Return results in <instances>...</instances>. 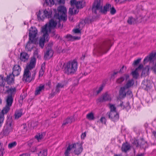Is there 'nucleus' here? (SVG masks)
I'll list each match as a JSON object with an SVG mask.
<instances>
[{
    "mask_svg": "<svg viewBox=\"0 0 156 156\" xmlns=\"http://www.w3.org/2000/svg\"><path fill=\"white\" fill-rule=\"evenodd\" d=\"M55 13L53 18L51 20L48 24H46L42 27V32H45L48 34L50 32L52 28L55 27L57 25V22L60 20L65 21L67 19L66 14V9L63 6H60L58 8L57 11L54 9Z\"/></svg>",
    "mask_w": 156,
    "mask_h": 156,
    "instance_id": "1",
    "label": "nucleus"
},
{
    "mask_svg": "<svg viewBox=\"0 0 156 156\" xmlns=\"http://www.w3.org/2000/svg\"><path fill=\"white\" fill-rule=\"evenodd\" d=\"M36 59L33 58L30 60L29 64H27L24 71L23 80L26 82H30L32 81L31 73L30 70L33 69L35 66Z\"/></svg>",
    "mask_w": 156,
    "mask_h": 156,
    "instance_id": "2",
    "label": "nucleus"
},
{
    "mask_svg": "<svg viewBox=\"0 0 156 156\" xmlns=\"http://www.w3.org/2000/svg\"><path fill=\"white\" fill-rule=\"evenodd\" d=\"M78 64L76 61L73 60L69 61L64 65V72L68 75H73L76 72Z\"/></svg>",
    "mask_w": 156,
    "mask_h": 156,
    "instance_id": "3",
    "label": "nucleus"
},
{
    "mask_svg": "<svg viewBox=\"0 0 156 156\" xmlns=\"http://www.w3.org/2000/svg\"><path fill=\"white\" fill-rule=\"evenodd\" d=\"M14 123L11 118H8L3 129V133L5 135H8L12 131Z\"/></svg>",
    "mask_w": 156,
    "mask_h": 156,
    "instance_id": "4",
    "label": "nucleus"
},
{
    "mask_svg": "<svg viewBox=\"0 0 156 156\" xmlns=\"http://www.w3.org/2000/svg\"><path fill=\"white\" fill-rule=\"evenodd\" d=\"M102 5L100 0H95L92 6V12L97 14L101 12Z\"/></svg>",
    "mask_w": 156,
    "mask_h": 156,
    "instance_id": "5",
    "label": "nucleus"
},
{
    "mask_svg": "<svg viewBox=\"0 0 156 156\" xmlns=\"http://www.w3.org/2000/svg\"><path fill=\"white\" fill-rule=\"evenodd\" d=\"M110 41H108L99 46L98 50V53L101 54L106 53L110 48Z\"/></svg>",
    "mask_w": 156,
    "mask_h": 156,
    "instance_id": "6",
    "label": "nucleus"
},
{
    "mask_svg": "<svg viewBox=\"0 0 156 156\" xmlns=\"http://www.w3.org/2000/svg\"><path fill=\"white\" fill-rule=\"evenodd\" d=\"M29 31L30 41L33 42L34 40L36 41L35 37L37 34V30L36 28L35 27H31Z\"/></svg>",
    "mask_w": 156,
    "mask_h": 156,
    "instance_id": "7",
    "label": "nucleus"
},
{
    "mask_svg": "<svg viewBox=\"0 0 156 156\" xmlns=\"http://www.w3.org/2000/svg\"><path fill=\"white\" fill-rule=\"evenodd\" d=\"M43 33L42 37L40 38L39 41V46L43 48L44 46L45 41H48L49 40V37L48 34L45 32H42Z\"/></svg>",
    "mask_w": 156,
    "mask_h": 156,
    "instance_id": "8",
    "label": "nucleus"
},
{
    "mask_svg": "<svg viewBox=\"0 0 156 156\" xmlns=\"http://www.w3.org/2000/svg\"><path fill=\"white\" fill-rule=\"evenodd\" d=\"M70 145L71 146V149L72 148H75L74 152L76 154H79L82 151L83 148L81 144L77 143Z\"/></svg>",
    "mask_w": 156,
    "mask_h": 156,
    "instance_id": "9",
    "label": "nucleus"
},
{
    "mask_svg": "<svg viewBox=\"0 0 156 156\" xmlns=\"http://www.w3.org/2000/svg\"><path fill=\"white\" fill-rule=\"evenodd\" d=\"M106 115L114 122L118 120L119 119V115L116 111H110L109 113L108 112Z\"/></svg>",
    "mask_w": 156,
    "mask_h": 156,
    "instance_id": "10",
    "label": "nucleus"
},
{
    "mask_svg": "<svg viewBox=\"0 0 156 156\" xmlns=\"http://www.w3.org/2000/svg\"><path fill=\"white\" fill-rule=\"evenodd\" d=\"M3 90L5 93H7L9 94V95H11L12 97L16 92V89L15 87H10L9 86H4Z\"/></svg>",
    "mask_w": 156,
    "mask_h": 156,
    "instance_id": "11",
    "label": "nucleus"
},
{
    "mask_svg": "<svg viewBox=\"0 0 156 156\" xmlns=\"http://www.w3.org/2000/svg\"><path fill=\"white\" fill-rule=\"evenodd\" d=\"M82 1H77L76 0H71L70 1V3L71 5H75L76 8H83L85 5V3Z\"/></svg>",
    "mask_w": 156,
    "mask_h": 156,
    "instance_id": "12",
    "label": "nucleus"
},
{
    "mask_svg": "<svg viewBox=\"0 0 156 156\" xmlns=\"http://www.w3.org/2000/svg\"><path fill=\"white\" fill-rule=\"evenodd\" d=\"M21 70L20 66L18 65H15L13 68L12 74L14 76H17L20 74Z\"/></svg>",
    "mask_w": 156,
    "mask_h": 156,
    "instance_id": "13",
    "label": "nucleus"
},
{
    "mask_svg": "<svg viewBox=\"0 0 156 156\" xmlns=\"http://www.w3.org/2000/svg\"><path fill=\"white\" fill-rule=\"evenodd\" d=\"M156 53H152L149 56L145 58L144 61V62H147L149 61H153L155 59Z\"/></svg>",
    "mask_w": 156,
    "mask_h": 156,
    "instance_id": "14",
    "label": "nucleus"
},
{
    "mask_svg": "<svg viewBox=\"0 0 156 156\" xmlns=\"http://www.w3.org/2000/svg\"><path fill=\"white\" fill-rule=\"evenodd\" d=\"M52 13V10L51 9H45L43 10V15H44V16L45 18H49L51 17V15Z\"/></svg>",
    "mask_w": 156,
    "mask_h": 156,
    "instance_id": "15",
    "label": "nucleus"
},
{
    "mask_svg": "<svg viewBox=\"0 0 156 156\" xmlns=\"http://www.w3.org/2000/svg\"><path fill=\"white\" fill-rule=\"evenodd\" d=\"M30 41V39H29V41L27 43L25 48L27 49V50L29 51H31L33 47V44L35 43L36 41L34 40L33 42H32L31 41Z\"/></svg>",
    "mask_w": 156,
    "mask_h": 156,
    "instance_id": "16",
    "label": "nucleus"
},
{
    "mask_svg": "<svg viewBox=\"0 0 156 156\" xmlns=\"http://www.w3.org/2000/svg\"><path fill=\"white\" fill-rule=\"evenodd\" d=\"M130 147L129 144L127 143H126L122 144L121 150L122 152H126L130 149Z\"/></svg>",
    "mask_w": 156,
    "mask_h": 156,
    "instance_id": "17",
    "label": "nucleus"
},
{
    "mask_svg": "<svg viewBox=\"0 0 156 156\" xmlns=\"http://www.w3.org/2000/svg\"><path fill=\"white\" fill-rule=\"evenodd\" d=\"M53 54V51L51 50L50 49L48 50L44 55V59L46 60L50 58L52 56Z\"/></svg>",
    "mask_w": 156,
    "mask_h": 156,
    "instance_id": "18",
    "label": "nucleus"
},
{
    "mask_svg": "<svg viewBox=\"0 0 156 156\" xmlns=\"http://www.w3.org/2000/svg\"><path fill=\"white\" fill-rule=\"evenodd\" d=\"M6 101V105L11 107L13 101V98L11 95H8L7 96Z\"/></svg>",
    "mask_w": 156,
    "mask_h": 156,
    "instance_id": "19",
    "label": "nucleus"
},
{
    "mask_svg": "<svg viewBox=\"0 0 156 156\" xmlns=\"http://www.w3.org/2000/svg\"><path fill=\"white\" fill-rule=\"evenodd\" d=\"M126 89L124 87L120 88L119 91V95L121 97L124 98L126 96V93L125 90Z\"/></svg>",
    "mask_w": 156,
    "mask_h": 156,
    "instance_id": "20",
    "label": "nucleus"
},
{
    "mask_svg": "<svg viewBox=\"0 0 156 156\" xmlns=\"http://www.w3.org/2000/svg\"><path fill=\"white\" fill-rule=\"evenodd\" d=\"M74 120V118L72 117L68 118L64 121L62 126H65L67 124H71Z\"/></svg>",
    "mask_w": 156,
    "mask_h": 156,
    "instance_id": "21",
    "label": "nucleus"
},
{
    "mask_svg": "<svg viewBox=\"0 0 156 156\" xmlns=\"http://www.w3.org/2000/svg\"><path fill=\"white\" fill-rule=\"evenodd\" d=\"M29 58L28 55L26 53H21L20 54V59L23 62L27 61Z\"/></svg>",
    "mask_w": 156,
    "mask_h": 156,
    "instance_id": "22",
    "label": "nucleus"
},
{
    "mask_svg": "<svg viewBox=\"0 0 156 156\" xmlns=\"http://www.w3.org/2000/svg\"><path fill=\"white\" fill-rule=\"evenodd\" d=\"M37 16L38 20L39 21H43L44 19L43 15V10H39L38 13L37 14Z\"/></svg>",
    "mask_w": 156,
    "mask_h": 156,
    "instance_id": "23",
    "label": "nucleus"
},
{
    "mask_svg": "<svg viewBox=\"0 0 156 156\" xmlns=\"http://www.w3.org/2000/svg\"><path fill=\"white\" fill-rule=\"evenodd\" d=\"M44 85L42 84H41L38 87L36 88L35 94L36 95L39 94L40 93L41 91L42 90H44Z\"/></svg>",
    "mask_w": 156,
    "mask_h": 156,
    "instance_id": "24",
    "label": "nucleus"
},
{
    "mask_svg": "<svg viewBox=\"0 0 156 156\" xmlns=\"http://www.w3.org/2000/svg\"><path fill=\"white\" fill-rule=\"evenodd\" d=\"M140 145L139 146L140 147L145 148L146 147L147 143L143 139H141L139 140Z\"/></svg>",
    "mask_w": 156,
    "mask_h": 156,
    "instance_id": "25",
    "label": "nucleus"
},
{
    "mask_svg": "<svg viewBox=\"0 0 156 156\" xmlns=\"http://www.w3.org/2000/svg\"><path fill=\"white\" fill-rule=\"evenodd\" d=\"M22 115V110L21 109L16 110L15 113V119H18Z\"/></svg>",
    "mask_w": 156,
    "mask_h": 156,
    "instance_id": "26",
    "label": "nucleus"
},
{
    "mask_svg": "<svg viewBox=\"0 0 156 156\" xmlns=\"http://www.w3.org/2000/svg\"><path fill=\"white\" fill-rule=\"evenodd\" d=\"M111 5L110 4H107L104 6L103 9H101V12L104 14H105L107 11H108L110 8H111Z\"/></svg>",
    "mask_w": 156,
    "mask_h": 156,
    "instance_id": "27",
    "label": "nucleus"
},
{
    "mask_svg": "<svg viewBox=\"0 0 156 156\" xmlns=\"http://www.w3.org/2000/svg\"><path fill=\"white\" fill-rule=\"evenodd\" d=\"M14 75L10 74L7 76L6 81L8 83H11L14 81Z\"/></svg>",
    "mask_w": 156,
    "mask_h": 156,
    "instance_id": "28",
    "label": "nucleus"
},
{
    "mask_svg": "<svg viewBox=\"0 0 156 156\" xmlns=\"http://www.w3.org/2000/svg\"><path fill=\"white\" fill-rule=\"evenodd\" d=\"M134 83V82L133 79L129 80L127 81L125 86L124 87L126 89L132 86L133 85Z\"/></svg>",
    "mask_w": 156,
    "mask_h": 156,
    "instance_id": "29",
    "label": "nucleus"
},
{
    "mask_svg": "<svg viewBox=\"0 0 156 156\" xmlns=\"http://www.w3.org/2000/svg\"><path fill=\"white\" fill-rule=\"evenodd\" d=\"M103 87L104 86L102 85H101L100 86L97 87L94 89V93H96L97 94H98L102 90Z\"/></svg>",
    "mask_w": 156,
    "mask_h": 156,
    "instance_id": "30",
    "label": "nucleus"
},
{
    "mask_svg": "<svg viewBox=\"0 0 156 156\" xmlns=\"http://www.w3.org/2000/svg\"><path fill=\"white\" fill-rule=\"evenodd\" d=\"M11 106L6 105L4 107L2 111V114L4 115L6 114L9 110Z\"/></svg>",
    "mask_w": 156,
    "mask_h": 156,
    "instance_id": "31",
    "label": "nucleus"
},
{
    "mask_svg": "<svg viewBox=\"0 0 156 156\" xmlns=\"http://www.w3.org/2000/svg\"><path fill=\"white\" fill-rule=\"evenodd\" d=\"M64 87V85L61 83H58L56 87L55 93H59L60 90V88L63 87Z\"/></svg>",
    "mask_w": 156,
    "mask_h": 156,
    "instance_id": "32",
    "label": "nucleus"
},
{
    "mask_svg": "<svg viewBox=\"0 0 156 156\" xmlns=\"http://www.w3.org/2000/svg\"><path fill=\"white\" fill-rule=\"evenodd\" d=\"M111 100V97L109 94L107 93H105L103 95L102 101H110Z\"/></svg>",
    "mask_w": 156,
    "mask_h": 156,
    "instance_id": "33",
    "label": "nucleus"
},
{
    "mask_svg": "<svg viewBox=\"0 0 156 156\" xmlns=\"http://www.w3.org/2000/svg\"><path fill=\"white\" fill-rule=\"evenodd\" d=\"M138 70L136 69L135 70L131 72V74L132 75L133 78L136 79L137 78L139 75V73H138Z\"/></svg>",
    "mask_w": 156,
    "mask_h": 156,
    "instance_id": "34",
    "label": "nucleus"
},
{
    "mask_svg": "<svg viewBox=\"0 0 156 156\" xmlns=\"http://www.w3.org/2000/svg\"><path fill=\"white\" fill-rule=\"evenodd\" d=\"M86 118L89 120H93L94 119V113L90 112L88 114L86 115Z\"/></svg>",
    "mask_w": 156,
    "mask_h": 156,
    "instance_id": "35",
    "label": "nucleus"
},
{
    "mask_svg": "<svg viewBox=\"0 0 156 156\" xmlns=\"http://www.w3.org/2000/svg\"><path fill=\"white\" fill-rule=\"evenodd\" d=\"M149 67L148 66L145 67L143 69L142 71L141 74V76H144L146 73H147L149 71Z\"/></svg>",
    "mask_w": 156,
    "mask_h": 156,
    "instance_id": "36",
    "label": "nucleus"
},
{
    "mask_svg": "<svg viewBox=\"0 0 156 156\" xmlns=\"http://www.w3.org/2000/svg\"><path fill=\"white\" fill-rule=\"evenodd\" d=\"M47 155V150L46 149L41 150L38 154V156H46Z\"/></svg>",
    "mask_w": 156,
    "mask_h": 156,
    "instance_id": "37",
    "label": "nucleus"
},
{
    "mask_svg": "<svg viewBox=\"0 0 156 156\" xmlns=\"http://www.w3.org/2000/svg\"><path fill=\"white\" fill-rule=\"evenodd\" d=\"M127 22L129 24H132L136 23V20L132 17H130L129 18Z\"/></svg>",
    "mask_w": 156,
    "mask_h": 156,
    "instance_id": "38",
    "label": "nucleus"
},
{
    "mask_svg": "<svg viewBox=\"0 0 156 156\" xmlns=\"http://www.w3.org/2000/svg\"><path fill=\"white\" fill-rule=\"evenodd\" d=\"M66 37V38L69 41H73L74 40H76L78 39L77 37H73L70 35H67Z\"/></svg>",
    "mask_w": 156,
    "mask_h": 156,
    "instance_id": "39",
    "label": "nucleus"
},
{
    "mask_svg": "<svg viewBox=\"0 0 156 156\" xmlns=\"http://www.w3.org/2000/svg\"><path fill=\"white\" fill-rule=\"evenodd\" d=\"M71 150V146L69 145L67 148V149L66 151L64 154L65 156H70L69 154H70V152Z\"/></svg>",
    "mask_w": 156,
    "mask_h": 156,
    "instance_id": "40",
    "label": "nucleus"
},
{
    "mask_svg": "<svg viewBox=\"0 0 156 156\" xmlns=\"http://www.w3.org/2000/svg\"><path fill=\"white\" fill-rule=\"evenodd\" d=\"M16 141H14L9 143L8 145V147L9 148H12L16 146Z\"/></svg>",
    "mask_w": 156,
    "mask_h": 156,
    "instance_id": "41",
    "label": "nucleus"
},
{
    "mask_svg": "<svg viewBox=\"0 0 156 156\" xmlns=\"http://www.w3.org/2000/svg\"><path fill=\"white\" fill-rule=\"evenodd\" d=\"M45 2L47 5L50 6L54 4V0H45Z\"/></svg>",
    "mask_w": 156,
    "mask_h": 156,
    "instance_id": "42",
    "label": "nucleus"
},
{
    "mask_svg": "<svg viewBox=\"0 0 156 156\" xmlns=\"http://www.w3.org/2000/svg\"><path fill=\"white\" fill-rule=\"evenodd\" d=\"M44 133L38 134L35 136V138L38 140L43 138Z\"/></svg>",
    "mask_w": 156,
    "mask_h": 156,
    "instance_id": "43",
    "label": "nucleus"
},
{
    "mask_svg": "<svg viewBox=\"0 0 156 156\" xmlns=\"http://www.w3.org/2000/svg\"><path fill=\"white\" fill-rule=\"evenodd\" d=\"M5 80L3 79L2 77L0 76V86L3 87V89L4 88V87L5 86Z\"/></svg>",
    "mask_w": 156,
    "mask_h": 156,
    "instance_id": "44",
    "label": "nucleus"
},
{
    "mask_svg": "<svg viewBox=\"0 0 156 156\" xmlns=\"http://www.w3.org/2000/svg\"><path fill=\"white\" fill-rule=\"evenodd\" d=\"M125 78L124 77L121 76L116 81V82L118 83H121L124 80Z\"/></svg>",
    "mask_w": 156,
    "mask_h": 156,
    "instance_id": "45",
    "label": "nucleus"
},
{
    "mask_svg": "<svg viewBox=\"0 0 156 156\" xmlns=\"http://www.w3.org/2000/svg\"><path fill=\"white\" fill-rule=\"evenodd\" d=\"M141 58H138L136 60H135L133 63V66H136L140 62L141 60Z\"/></svg>",
    "mask_w": 156,
    "mask_h": 156,
    "instance_id": "46",
    "label": "nucleus"
},
{
    "mask_svg": "<svg viewBox=\"0 0 156 156\" xmlns=\"http://www.w3.org/2000/svg\"><path fill=\"white\" fill-rule=\"evenodd\" d=\"M139 140H134L133 144L136 147H140Z\"/></svg>",
    "mask_w": 156,
    "mask_h": 156,
    "instance_id": "47",
    "label": "nucleus"
},
{
    "mask_svg": "<svg viewBox=\"0 0 156 156\" xmlns=\"http://www.w3.org/2000/svg\"><path fill=\"white\" fill-rule=\"evenodd\" d=\"M126 69V66H123L121 68L119 72L120 73H122L125 72Z\"/></svg>",
    "mask_w": 156,
    "mask_h": 156,
    "instance_id": "48",
    "label": "nucleus"
},
{
    "mask_svg": "<svg viewBox=\"0 0 156 156\" xmlns=\"http://www.w3.org/2000/svg\"><path fill=\"white\" fill-rule=\"evenodd\" d=\"M4 120V115L3 114H0V127L1 126Z\"/></svg>",
    "mask_w": 156,
    "mask_h": 156,
    "instance_id": "49",
    "label": "nucleus"
},
{
    "mask_svg": "<svg viewBox=\"0 0 156 156\" xmlns=\"http://www.w3.org/2000/svg\"><path fill=\"white\" fill-rule=\"evenodd\" d=\"M116 12V10L115 9V8L113 7H111V8H110V12L112 14H115Z\"/></svg>",
    "mask_w": 156,
    "mask_h": 156,
    "instance_id": "50",
    "label": "nucleus"
},
{
    "mask_svg": "<svg viewBox=\"0 0 156 156\" xmlns=\"http://www.w3.org/2000/svg\"><path fill=\"white\" fill-rule=\"evenodd\" d=\"M100 121L102 123H104L105 124L106 123V119L104 117H102L100 119Z\"/></svg>",
    "mask_w": 156,
    "mask_h": 156,
    "instance_id": "51",
    "label": "nucleus"
},
{
    "mask_svg": "<svg viewBox=\"0 0 156 156\" xmlns=\"http://www.w3.org/2000/svg\"><path fill=\"white\" fill-rule=\"evenodd\" d=\"M25 96H23V95H21L20 98V99L19 100V102L20 103V104L21 105L22 104V103L23 102V99L24 98Z\"/></svg>",
    "mask_w": 156,
    "mask_h": 156,
    "instance_id": "52",
    "label": "nucleus"
},
{
    "mask_svg": "<svg viewBox=\"0 0 156 156\" xmlns=\"http://www.w3.org/2000/svg\"><path fill=\"white\" fill-rule=\"evenodd\" d=\"M110 111H116V108L113 105H110Z\"/></svg>",
    "mask_w": 156,
    "mask_h": 156,
    "instance_id": "53",
    "label": "nucleus"
},
{
    "mask_svg": "<svg viewBox=\"0 0 156 156\" xmlns=\"http://www.w3.org/2000/svg\"><path fill=\"white\" fill-rule=\"evenodd\" d=\"M37 123L36 122H34V121L32 122L31 123V127L34 128L35 127L37 126Z\"/></svg>",
    "mask_w": 156,
    "mask_h": 156,
    "instance_id": "54",
    "label": "nucleus"
},
{
    "mask_svg": "<svg viewBox=\"0 0 156 156\" xmlns=\"http://www.w3.org/2000/svg\"><path fill=\"white\" fill-rule=\"evenodd\" d=\"M4 153V149L3 148H0V156H3Z\"/></svg>",
    "mask_w": 156,
    "mask_h": 156,
    "instance_id": "55",
    "label": "nucleus"
},
{
    "mask_svg": "<svg viewBox=\"0 0 156 156\" xmlns=\"http://www.w3.org/2000/svg\"><path fill=\"white\" fill-rule=\"evenodd\" d=\"M74 8H70L69 9V14L72 15H74Z\"/></svg>",
    "mask_w": 156,
    "mask_h": 156,
    "instance_id": "56",
    "label": "nucleus"
},
{
    "mask_svg": "<svg viewBox=\"0 0 156 156\" xmlns=\"http://www.w3.org/2000/svg\"><path fill=\"white\" fill-rule=\"evenodd\" d=\"M44 70L40 69L39 72V76H42L44 73Z\"/></svg>",
    "mask_w": 156,
    "mask_h": 156,
    "instance_id": "57",
    "label": "nucleus"
},
{
    "mask_svg": "<svg viewBox=\"0 0 156 156\" xmlns=\"http://www.w3.org/2000/svg\"><path fill=\"white\" fill-rule=\"evenodd\" d=\"M143 66L142 64H140L138 67L136 69L137 70L139 71L140 70H141V69H143Z\"/></svg>",
    "mask_w": 156,
    "mask_h": 156,
    "instance_id": "58",
    "label": "nucleus"
},
{
    "mask_svg": "<svg viewBox=\"0 0 156 156\" xmlns=\"http://www.w3.org/2000/svg\"><path fill=\"white\" fill-rule=\"evenodd\" d=\"M56 93H55V91L54 92L52 91V92L50 94L49 98H51L53 97Z\"/></svg>",
    "mask_w": 156,
    "mask_h": 156,
    "instance_id": "59",
    "label": "nucleus"
},
{
    "mask_svg": "<svg viewBox=\"0 0 156 156\" xmlns=\"http://www.w3.org/2000/svg\"><path fill=\"white\" fill-rule=\"evenodd\" d=\"M73 11L74 15L76 14L77 13H78L79 11V8H74Z\"/></svg>",
    "mask_w": 156,
    "mask_h": 156,
    "instance_id": "60",
    "label": "nucleus"
},
{
    "mask_svg": "<svg viewBox=\"0 0 156 156\" xmlns=\"http://www.w3.org/2000/svg\"><path fill=\"white\" fill-rule=\"evenodd\" d=\"M36 73V72L35 71H34V73L32 74V76H31L32 80H34L35 79Z\"/></svg>",
    "mask_w": 156,
    "mask_h": 156,
    "instance_id": "61",
    "label": "nucleus"
},
{
    "mask_svg": "<svg viewBox=\"0 0 156 156\" xmlns=\"http://www.w3.org/2000/svg\"><path fill=\"white\" fill-rule=\"evenodd\" d=\"M73 31L75 33H80V30L78 29H75Z\"/></svg>",
    "mask_w": 156,
    "mask_h": 156,
    "instance_id": "62",
    "label": "nucleus"
},
{
    "mask_svg": "<svg viewBox=\"0 0 156 156\" xmlns=\"http://www.w3.org/2000/svg\"><path fill=\"white\" fill-rule=\"evenodd\" d=\"M59 4H64L65 2L64 0H56Z\"/></svg>",
    "mask_w": 156,
    "mask_h": 156,
    "instance_id": "63",
    "label": "nucleus"
},
{
    "mask_svg": "<svg viewBox=\"0 0 156 156\" xmlns=\"http://www.w3.org/2000/svg\"><path fill=\"white\" fill-rule=\"evenodd\" d=\"M45 69V63H43L41 65V69L44 70Z\"/></svg>",
    "mask_w": 156,
    "mask_h": 156,
    "instance_id": "64",
    "label": "nucleus"
}]
</instances>
